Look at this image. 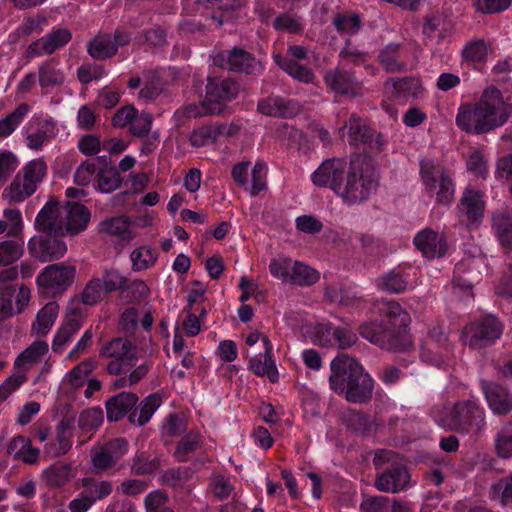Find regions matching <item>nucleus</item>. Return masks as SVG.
Listing matches in <instances>:
<instances>
[{
  "mask_svg": "<svg viewBox=\"0 0 512 512\" xmlns=\"http://www.w3.org/2000/svg\"><path fill=\"white\" fill-rule=\"evenodd\" d=\"M191 477L190 469L188 468H170L163 472L161 480L163 484L171 487H180L183 483Z\"/></svg>",
  "mask_w": 512,
  "mask_h": 512,
  "instance_id": "nucleus-62",
  "label": "nucleus"
},
{
  "mask_svg": "<svg viewBox=\"0 0 512 512\" xmlns=\"http://www.w3.org/2000/svg\"><path fill=\"white\" fill-rule=\"evenodd\" d=\"M480 388L493 414L506 416L512 412V392L495 381L480 380Z\"/></svg>",
  "mask_w": 512,
  "mask_h": 512,
  "instance_id": "nucleus-16",
  "label": "nucleus"
},
{
  "mask_svg": "<svg viewBox=\"0 0 512 512\" xmlns=\"http://www.w3.org/2000/svg\"><path fill=\"white\" fill-rule=\"evenodd\" d=\"M257 110L270 117L292 118L300 113L301 105L293 99L270 95L258 102Z\"/></svg>",
  "mask_w": 512,
  "mask_h": 512,
  "instance_id": "nucleus-18",
  "label": "nucleus"
},
{
  "mask_svg": "<svg viewBox=\"0 0 512 512\" xmlns=\"http://www.w3.org/2000/svg\"><path fill=\"white\" fill-rule=\"evenodd\" d=\"M124 291L126 292L125 297L131 303H140L141 301L145 300L150 294L149 287L142 280H134L131 283L127 284L126 287L124 288Z\"/></svg>",
  "mask_w": 512,
  "mask_h": 512,
  "instance_id": "nucleus-61",
  "label": "nucleus"
},
{
  "mask_svg": "<svg viewBox=\"0 0 512 512\" xmlns=\"http://www.w3.org/2000/svg\"><path fill=\"white\" fill-rule=\"evenodd\" d=\"M323 81L332 92L349 97H359L364 94L363 83L353 71L338 65L324 73Z\"/></svg>",
  "mask_w": 512,
  "mask_h": 512,
  "instance_id": "nucleus-13",
  "label": "nucleus"
},
{
  "mask_svg": "<svg viewBox=\"0 0 512 512\" xmlns=\"http://www.w3.org/2000/svg\"><path fill=\"white\" fill-rule=\"evenodd\" d=\"M333 24L339 32L355 34L361 27L359 15H338L334 18Z\"/></svg>",
  "mask_w": 512,
  "mask_h": 512,
  "instance_id": "nucleus-63",
  "label": "nucleus"
},
{
  "mask_svg": "<svg viewBox=\"0 0 512 512\" xmlns=\"http://www.w3.org/2000/svg\"><path fill=\"white\" fill-rule=\"evenodd\" d=\"M419 165V173L426 193L435 197L437 204L449 206L454 199L455 192L450 172L434 159L422 158Z\"/></svg>",
  "mask_w": 512,
  "mask_h": 512,
  "instance_id": "nucleus-7",
  "label": "nucleus"
},
{
  "mask_svg": "<svg viewBox=\"0 0 512 512\" xmlns=\"http://www.w3.org/2000/svg\"><path fill=\"white\" fill-rule=\"evenodd\" d=\"M97 187L103 193H111L121 185V176L119 171L112 166L101 168L97 174Z\"/></svg>",
  "mask_w": 512,
  "mask_h": 512,
  "instance_id": "nucleus-45",
  "label": "nucleus"
},
{
  "mask_svg": "<svg viewBox=\"0 0 512 512\" xmlns=\"http://www.w3.org/2000/svg\"><path fill=\"white\" fill-rule=\"evenodd\" d=\"M136 353V348L132 343L123 338L113 339L101 350V355L109 358L127 360L128 364H131L133 360L137 359Z\"/></svg>",
  "mask_w": 512,
  "mask_h": 512,
  "instance_id": "nucleus-35",
  "label": "nucleus"
},
{
  "mask_svg": "<svg viewBox=\"0 0 512 512\" xmlns=\"http://www.w3.org/2000/svg\"><path fill=\"white\" fill-rule=\"evenodd\" d=\"M105 293L103 286L98 278H92L84 287L81 299L85 305H95L102 300Z\"/></svg>",
  "mask_w": 512,
  "mask_h": 512,
  "instance_id": "nucleus-59",
  "label": "nucleus"
},
{
  "mask_svg": "<svg viewBox=\"0 0 512 512\" xmlns=\"http://www.w3.org/2000/svg\"><path fill=\"white\" fill-rule=\"evenodd\" d=\"M30 106L20 103L12 112L0 120V138L10 136L28 114Z\"/></svg>",
  "mask_w": 512,
  "mask_h": 512,
  "instance_id": "nucleus-43",
  "label": "nucleus"
},
{
  "mask_svg": "<svg viewBox=\"0 0 512 512\" xmlns=\"http://www.w3.org/2000/svg\"><path fill=\"white\" fill-rule=\"evenodd\" d=\"M446 427L454 432L478 434L486 426V413L476 399L456 401L445 416Z\"/></svg>",
  "mask_w": 512,
  "mask_h": 512,
  "instance_id": "nucleus-8",
  "label": "nucleus"
},
{
  "mask_svg": "<svg viewBox=\"0 0 512 512\" xmlns=\"http://www.w3.org/2000/svg\"><path fill=\"white\" fill-rule=\"evenodd\" d=\"M130 259L133 271H142L155 264L157 254L149 247H140L131 252Z\"/></svg>",
  "mask_w": 512,
  "mask_h": 512,
  "instance_id": "nucleus-53",
  "label": "nucleus"
},
{
  "mask_svg": "<svg viewBox=\"0 0 512 512\" xmlns=\"http://www.w3.org/2000/svg\"><path fill=\"white\" fill-rule=\"evenodd\" d=\"M239 84L230 78L209 77L206 84V96L200 107L189 105L186 108L188 117H199L203 114L219 115L224 109V103L237 97Z\"/></svg>",
  "mask_w": 512,
  "mask_h": 512,
  "instance_id": "nucleus-6",
  "label": "nucleus"
},
{
  "mask_svg": "<svg viewBox=\"0 0 512 512\" xmlns=\"http://www.w3.org/2000/svg\"><path fill=\"white\" fill-rule=\"evenodd\" d=\"M103 422V411L99 407H94L83 411L78 420V426L85 432L97 429Z\"/></svg>",
  "mask_w": 512,
  "mask_h": 512,
  "instance_id": "nucleus-58",
  "label": "nucleus"
},
{
  "mask_svg": "<svg viewBox=\"0 0 512 512\" xmlns=\"http://www.w3.org/2000/svg\"><path fill=\"white\" fill-rule=\"evenodd\" d=\"M402 51L400 43H389L379 51L377 61L388 73H404L407 63L402 57Z\"/></svg>",
  "mask_w": 512,
  "mask_h": 512,
  "instance_id": "nucleus-28",
  "label": "nucleus"
},
{
  "mask_svg": "<svg viewBox=\"0 0 512 512\" xmlns=\"http://www.w3.org/2000/svg\"><path fill=\"white\" fill-rule=\"evenodd\" d=\"M213 64L219 68L247 75H260L263 66L255 56L238 47L217 53L213 57Z\"/></svg>",
  "mask_w": 512,
  "mask_h": 512,
  "instance_id": "nucleus-10",
  "label": "nucleus"
},
{
  "mask_svg": "<svg viewBox=\"0 0 512 512\" xmlns=\"http://www.w3.org/2000/svg\"><path fill=\"white\" fill-rule=\"evenodd\" d=\"M64 214L66 234L72 236L84 231L91 218L89 209L78 202L67 201Z\"/></svg>",
  "mask_w": 512,
  "mask_h": 512,
  "instance_id": "nucleus-24",
  "label": "nucleus"
},
{
  "mask_svg": "<svg viewBox=\"0 0 512 512\" xmlns=\"http://www.w3.org/2000/svg\"><path fill=\"white\" fill-rule=\"evenodd\" d=\"M378 182L373 161L366 155H356L350 160V170L338 197L348 205L363 203L376 190Z\"/></svg>",
  "mask_w": 512,
  "mask_h": 512,
  "instance_id": "nucleus-4",
  "label": "nucleus"
},
{
  "mask_svg": "<svg viewBox=\"0 0 512 512\" xmlns=\"http://www.w3.org/2000/svg\"><path fill=\"white\" fill-rule=\"evenodd\" d=\"M350 170V162L343 158H331L324 160L313 172L312 182L319 187H328L338 196L346 175Z\"/></svg>",
  "mask_w": 512,
  "mask_h": 512,
  "instance_id": "nucleus-11",
  "label": "nucleus"
},
{
  "mask_svg": "<svg viewBox=\"0 0 512 512\" xmlns=\"http://www.w3.org/2000/svg\"><path fill=\"white\" fill-rule=\"evenodd\" d=\"M503 331L502 324L493 315H487L467 325L463 334L469 337L468 345L473 349H481L492 344Z\"/></svg>",
  "mask_w": 512,
  "mask_h": 512,
  "instance_id": "nucleus-12",
  "label": "nucleus"
},
{
  "mask_svg": "<svg viewBox=\"0 0 512 512\" xmlns=\"http://www.w3.org/2000/svg\"><path fill=\"white\" fill-rule=\"evenodd\" d=\"M344 129H348V140L351 145H371L374 140H376V145H381L379 135H377L376 132L367 125L366 121L356 113L350 115L349 120L345 123L342 130Z\"/></svg>",
  "mask_w": 512,
  "mask_h": 512,
  "instance_id": "nucleus-22",
  "label": "nucleus"
},
{
  "mask_svg": "<svg viewBox=\"0 0 512 512\" xmlns=\"http://www.w3.org/2000/svg\"><path fill=\"white\" fill-rule=\"evenodd\" d=\"M127 452V440L115 438L91 450V464L97 472H105L113 468Z\"/></svg>",
  "mask_w": 512,
  "mask_h": 512,
  "instance_id": "nucleus-14",
  "label": "nucleus"
},
{
  "mask_svg": "<svg viewBox=\"0 0 512 512\" xmlns=\"http://www.w3.org/2000/svg\"><path fill=\"white\" fill-rule=\"evenodd\" d=\"M409 473L402 464L393 467H387L383 472L377 475L375 487L386 493H397L404 490L409 482Z\"/></svg>",
  "mask_w": 512,
  "mask_h": 512,
  "instance_id": "nucleus-19",
  "label": "nucleus"
},
{
  "mask_svg": "<svg viewBox=\"0 0 512 512\" xmlns=\"http://www.w3.org/2000/svg\"><path fill=\"white\" fill-rule=\"evenodd\" d=\"M87 52L94 59L105 60L116 55L117 44L109 34H99L88 42Z\"/></svg>",
  "mask_w": 512,
  "mask_h": 512,
  "instance_id": "nucleus-37",
  "label": "nucleus"
},
{
  "mask_svg": "<svg viewBox=\"0 0 512 512\" xmlns=\"http://www.w3.org/2000/svg\"><path fill=\"white\" fill-rule=\"evenodd\" d=\"M130 222L125 216L112 217L102 221L99 225V231L112 236H117L123 240H130L134 237L129 229Z\"/></svg>",
  "mask_w": 512,
  "mask_h": 512,
  "instance_id": "nucleus-42",
  "label": "nucleus"
},
{
  "mask_svg": "<svg viewBox=\"0 0 512 512\" xmlns=\"http://www.w3.org/2000/svg\"><path fill=\"white\" fill-rule=\"evenodd\" d=\"M416 248L427 258L442 257L447 250L445 236L430 228L419 231L414 237Z\"/></svg>",
  "mask_w": 512,
  "mask_h": 512,
  "instance_id": "nucleus-21",
  "label": "nucleus"
},
{
  "mask_svg": "<svg viewBox=\"0 0 512 512\" xmlns=\"http://www.w3.org/2000/svg\"><path fill=\"white\" fill-rule=\"evenodd\" d=\"M76 268L64 262L46 266L37 276L36 283L40 295L55 298L64 294L72 285Z\"/></svg>",
  "mask_w": 512,
  "mask_h": 512,
  "instance_id": "nucleus-9",
  "label": "nucleus"
},
{
  "mask_svg": "<svg viewBox=\"0 0 512 512\" xmlns=\"http://www.w3.org/2000/svg\"><path fill=\"white\" fill-rule=\"evenodd\" d=\"M160 468V459L147 452L136 453L132 459L131 471L134 475H150Z\"/></svg>",
  "mask_w": 512,
  "mask_h": 512,
  "instance_id": "nucleus-47",
  "label": "nucleus"
},
{
  "mask_svg": "<svg viewBox=\"0 0 512 512\" xmlns=\"http://www.w3.org/2000/svg\"><path fill=\"white\" fill-rule=\"evenodd\" d=\"M490 498L498 500L503 506L512 503V473L491 485Z\"/></svg>",
  "mask_w": 512,
  "mask_h": 512,
  "instance_id": "nucleus-51",
  "label": "nucleus"
},
{
  "mask_svg": "<svg viewBox=\"0 0 512 512\" xmlns=\"http://www.w3.org/2000/svg\"><path fill=\"white\" fill-rule=\"evenodd\" d=\"M81 327L82 315L78 310L74 309L65 316L61 326L58 328L52 343V350L55 353L61 354L66 344L72 340Z\"/></svg>",
  "mask_w": 512,
  "mask_h": 512,
  "instance_id": "nucleus-25",
  "label": "nucleus"
},
{
  "mask_svg": "<svg viewBox=\"0 0 512 512\" xmlns=\"http://www.w3.org/2000/svg\"><path fill=\"white\" fill-rule=\"evenodd\" d=\"M459 211L466 217L468 224L479 222L482 218L485 208V203L482 200V195L479 191L474 189H465L460 203L458 205Z\"/></svg>",
  "mask_w": 512,
  "mask_h": 512,
  "instance_id": "nucleus-27",
  "label": "nucleus"
},
{
  "mask_svg": "<svg viewBox=\"0 0 512 512\" xmlns=\"http://www.w3.org/2000/svg\"><path fill=\"white\" fill-rule=\"evenodd\" d=\"M342 423L352 433L368 435L372 431L374 420L364 412L348 410L342 416Z\"/></svg>",
  "mask_w": 512,
  "mask_h": 512,
  "instance_id": "nucleus-36",
  "label": "nucleus"
},
{
  "mask_svg": "<svg viewBox=\"0 0 512 512\" xmlns=\"http://www.w3.org/2000/svg\"><path fill=\"white\" fill-rule=\"evenodd\" d=\"M488 53V46L484 40H472L468 42L463 50L462 57L467 62H482Z\"/></svg>",
  "mask_w": 512,
  "mask_h": 512,
  "instance_id": "nucleus-56",
  "label": "nucleus"
},
{
  "mask_svg": "<svg viewBox=\"0 0 512 512\" xmlns=\"http://www.w3.org/2000/svg\"><path fill=\"white\" fill-rule=\"evenodd\" d=\"M275 62L280 69L286 72L293 79L304 84H313L316 76L312 69L298 63L296 60L288 59L280 55L275 56Z\"/></svg>",
  "mask_w": 512,
  "mask_h": 512,
  "instance_id": "nucleus-33",
  "label": "nucleus"
},
{
  "mask_svg": "<svg viewBox=\"0 0 512 512\" xmlns=\"http://www.w3.org/2000/svg\"><path fill=\"white\" fill-rule=\"evenodd\" d=\"M25 252L24 238H10L0 241V268L13 265Z\"/></svg>",
  "mask_w": 512,
  "mask_h": 512,
  "instance_id": "nucleus-38",
  "label": "nucleus"
},
{
  "mask_svg": "<svg viewBox=\"0 0 512 512\" xmlns=\"http://www.w3.org/2000/svg\"><path fill=\"white\" fill-rule=\"evenodd\" d=\"M47 352V342L42 340L35 341L16 358L14 366L20 372H26L29 369V365L40 360Z\"/></svg>",
  "mask_w": 512,
  "mask_h": 512,
  "instance_id": "nucleus-40",
  "label": "nucleus"
},
{
  "mask_svg": "<svg viewBox=\"0 0 512 512\" xmlns=\"http://www.w3.org/2000/svg\"><path fill=\"white\" fill-rule=\"evenodd\" d=\"M7 453L12 455L15 460L32 465L38 462L40 450L32 446L29 438L18 435L9 442Z\"/></svg>",
  "mask_w": 512,
  "mask_h": 512,
  "instance_id": "nucleus-30",
  "label": "nucleus"
},
{
  "mask_svg": "<svg viewBox=\"0 0 512 512\" xmlns=\"http://www.w3.org/2000/svg\"><path fill=\"white\" fill-rule=\"evenodd\" d=\"M72 39V33L67 28H54L48 34L33 41L27 48L29 56L36 57L51 55L64 47Z\"/></svg>",
  "mask_w": 512,
  "mask_h": 512,
  "instance_id": "nucleus-17",
  "label": "nucleus"
},
{
  "mask_svg": "<svg viewBox=\"0 0 512 512\" xmlns=\"http://www.w3.org/2000/svg\"><path fill=\"white\" fill-rule=\"evenodd\" d=\"M492 227L501 245L512 249V209L495 212L492 216Z\"/></svg>",
  "mask_w": 512,
  "mask_h": 512,
  "instance_id": "nucleus-32",
  "label": "nucleus"
},
{
  "mask_svg": "<svg viewBox=\"0 0 512 512\" xmlns=\"http://www.w3.org/2000/svg\"><path fill=\"white\" fill-rule=\"evenodd\" d=\"M65 80L66 75L54 58L46 60L39 66L38 82L43 94H48L52 89L62 86Z\"/></svg>",
  "mask_w": 512,
  "mask_h": 512,
  "instance_id": "nucleus-26",
  "label": "nucleus"
},
{
  "mask_svg": "<svg viewBox=\"0 0 512 512\" xmlns=\"http://www.w3.org/2000/svg\"><path fill=\"white\" fill-rule=\"evenodd\" d=\"M273 27L278 31H286L292 34H300L303 31V25L299 18L288 13H281L277 16L273 22Z\"/></svg>",
  "mask_w": 512,
  "mask_h": 512,
  "instance_id": "nucleus-60",
  "label": "nucleus"
},
{
  "mask_svg": "<svg viewBox=\"0 0 512 512\" xmlns=\"http://www.w3.org/2000/svg\"><path fill=\"white\" fill-rule=\"evenodd\" d=\"M187 428V422L185 418L178 413L169 414L164 421L162 426V435L164 437H177L184 433Z\"/></svg>",
  "mask_w": 512,
  "mask_h": 512,
  "instance_id": "nucleus-57",
  "label": "nucleus"
},
{
  "mask_svg": "<svg viewBox=\"0 0 512 512\" xmlns=\"http://www.w3.org/2000/svg\"><path fill=\"white\" fill-rule=\"evenodd\" d=\"M495 450L502 459L512 458V418L506 421L497 433Z\"/></svg>",
  "mask_w": 512,
  "mask_h": 512,
  "instance_id": "nucleus-46",
  "label": "nucleus"
},
{
  "mask_svg": "<svg viewBox=\"0 0 512 512\" xmlns=\"http://www.w3.org/2000/svg\"><path fill=\"white\" fill-rule=\"evenodd\" d=\"M264 353L252 357L249 361L250 370L257 376H267L275 383L278 381V370L272 357L273 346L268 337L263 338Z\"/></svg>",
  "mask_w": 512,
  "mask_h": 512,
  "instance_id": "nucleus-23",
  "label": "nucleus"
},
{
  "mask_svg": "<svg viewBox=\"0 0 512 512\" xmlns=\"http://www.w3.org/2000/svg\"><path fill=\"white\" fill-rule=\"evenodd\" d=\"M59 312V305L56 302L47 303L37 313L35 321L31 326V334L38 337L46 336L54 325Z\"/></svg>",
  "mask_w": 512,
  "mask_h": 512,
  "instance_id": "nucleus-31",
  "label": "nucleus"
},
{
  "mask_svg": "<svg viewBox=\"0 0 512 512\" xmlns=\"http://www.w3.org/2000/svg\"><path fill=\"white\" fill-rule=\"evenodd\" d=\"M380 322L371 321L359 327L360 335L382 349L395 351L405 346L406 328L410 316L402 306L394 301L379 304Z\"/></svg>",
  "mask_w": 512,
  "mask_h": 512,
  "instance_id": "nucleus-2",
  "label": "nucleus"
},
{
  "mask_svg": "<svg viewBox=\"0 0 512 512\" xmlns=\"http://www.w3.org/2000/svg\"><path fill=\"white\" fill-rule=\"evenodd\" d=\"M64 215V205L59 201L50 200L37 214L35 226L38 231L48 235L64 236L66 235Z\"/></svg>",
  "mask_w": 512,
  "mask_h": 512,
  "instance_id": "nucleus-15",
  "label": "nucleus"
},
{
  "mask_svg": "<svg viewBox=\"0 0 512 512\" xmlns=\"http://www.w3.org/2000/svg\"><path fill=\"white\" fill-rule=\"evenodd\" d=\"M35 191L47 173V164L42 158L29 161L19 172Z\"/></svg>",
  "mask_w": 512,
  "mask_h": 512,
  "instance_id": "nucleus-44",
  "label": "nucleus"
},
{
  "mask_svg": "<svg viewBox=\"0 0 512 512\" xmlns=\"http://www.w3.org/2000/svg\"><path fill=\"white\" fill-rule=\"evenodd\" d=\"M407 275L400 270H390L376 280L377 287L385 292L399 294L408 287Z\"/></svg>",
  "mask_w": 512,
  "mask_h": 512,
  "instance_id": "nucleus-39",
  "label": "nucleus"
},
{
  "mask_svg": "<svg viewBox=\"0 0 512 512\" xmlns=\"http://www.w3.org/2000/svg\"><path fill=\"white\" fill-rule=\"evenodd\" d=\"M83 493L93 503L109 496L113 491V484L109 480H97L93 477H84L81 479Z\"/></svg>",
  "mask_w": 512,
  "mask_h": 512,
  "instance_id": "nucleus-41",
  "label": "nucleus"
},
{
  "mask_svg": "<svg viewBox=\"0 0 512 512\" xmlns=\"http://www.w3.org/2000/svg\"><path fill=\"white\" fill-rule=\"evenodd\" d=\"M34 192L35 190L32 187H30L29 190L28 182L23 179L21 173H18L10 186L5 189L4 195H6L11 202L19 203L30 197Z\"/></svg>",
  "mask_w": 512,
  "mask_h": 512,
  "instance_id": "nucleus-50",
  "label": "nucleus"
},
{
  "mask_svg": "<svg viewBox=\"0 0 512 512\" xmlns=\"http://www.w3.org/2000/svg\"><path fill=\"white\" fill-rule=\"evenodd\" d=\"M319 279V273L300 262L292 265L290 282L299 286H309L316 283Z\"/></svg>",
  "mask_w": 512,
  "mask_h": 512,
  "instance_id": "nucleus-49",
  "label": "nucleus"
},
{
  "mask_svg": "<svg viewBox=\"0 0 512 512\" xmlns=\"http://www.w3.org/2000/svg\"><path fill=\"white\" fill-rule=\"evenodd\" d=\"M201 446V439L198 433L189 432L178 442L174 456L179 462H187L191 453Z\"/></svg>",
  "mask_w": 512,
  "mask_h": 512,
  "instance_id": "nucleus-48",
  "label": "nucleus"
},
{
  "mask_svg": "<svg viewBox=\"0 0 512 512\" xmlns=\"http://www.w3.org/2000/svg\"><path fill=\"white\" fill-rule=\"evenodd\" d=\"M391 500L385 496H367L361 504L363 512H389Z\"/></svg>",
  "mask_w": 512,
  "mask_h": 512,
  "instance_id": "nucleus-64",
  "label": "nucleus"
},
{
  "mask_svg": "<svg viewBox=\"0 0 512 512\" xmlns=\"http://www.w3.org/2000/svg\"><path fill=\"white\" fill-rule=\"evenodd\" d=\"M103 286L105 293H113L124 290L127 285V278L117 269H105L101 277H97Z\"/></svg>",
  "mask_w": 512,
  "mask_h": 512,
  "instance_id": "nucleus-52",
  "label": "nucleus"
},
{
  "mask_svg": "<svg viewBox=\"0 0 512 512\" xmlns=\"http://www.w3.org/2000/svg\"><path fill=\"white\" fill-rule=\"evenodd\" d=\"M329 383L331 389L345 396L351 403H367L371 400L374 380L361 364L347 354H340L331 362Z\"/></svg>",
  "mask_w": 512,
  "mask_h": 512,
  "instance_id": "nucleus-3",
  "label": "nucleus"
},
{
  "mask_svg": "<svg viewBox=\"0 0 512 512\" xmlns=\"http://www.w3.org/2000/svg\"><path fill=\"white\" fill-rule=\"evenodd\" d=\"M73 477L72 466L69 463L56 462L46 468L41 478L49 488H59L68 483Z\"/></svg>",
  "mask_w": 512,
  "mask_h": 512,
  "instance_id": "nucleus-34",
  "label": "nucleus"
},
{
  "mask_svg": "<svg viewBox=\"0 0 512 512\" xmlns=\"http://www.w3.org/2000/svg\"><path fill=\"white\" fill-rule=\"evenodd\" d=\"M2 221L6 224L7 236L10 238H23V219L20 210L5 209Z\"/></svg>",
  "mask_w": 512,
  "mask_h": 512,
  "instance_id": "nucleus-54",
  "label": "nucleus"
},
{
  "mask_svg": "<svg viewBox=\"0 0 512 512\" xmlns=\"http://www.w3.org/2000/svg\"><path fill=\"white\" fill-rule=\"evenodd\" d=\"M75 418L64 417L56 427L55 441L46 443L44 453L51 458L66 454L72 447Z\"/></svg>",
  "mask_w": 512,
  "mask_h": 512,
  "instance_id": "nucleus-20",
  "label": "nucleus"
},
{
  "mask_svg": "<svg viewBox=\"0 0 512 512\" xmlns=\"http://www.w3.org/2000/svg\"><path fill=\"white\" fill-rule=\"evenodd\" d=\"M317 332H326L328 335L331 334L335 338L338 347L341 349H346L357 341V335L347 328L320 326Z\"/></svg>",
  "mask_w": 512,
  "mask_h": 512,
  "instance_id": "nucleus-55",
  "label": "nucleus"
},
{
  "mask_svg": "<svg viewBox=\"0 0 512 512\" xmlns=\"http://www.w3.org/2000/svg\"><path fill=\"white\" fill-rule=\"evenodd\" d=\"M61 236L48 235L42 237L39 241L38 251H35L32 240L29 242V250L36 253L37 257L43 261H52L61 258L67 251V246Z\"/></svg>",
  "mask_w": 512,
  "mask_h": 512,
  "instance_id": "nucleus-29",
  "label": "nucleus"
},
{
  "mask_svg": "<svg viewBox=\"0 0 512 512\" xmlns=\"http://www.w3.org/2000/svg\"><path fill=\"white\" fill-rule=\"evenodd\" d=\"M512 116V104L496 87L484 89L475 102L462 103L456 115V125L473 135L489 133L505 125Z\"/></svg>",
  "mask_w": 512,
  "mask_h": 512,
  "instance_id": "nucleus-1",
  "label": "nucleus"
},
{
  "mask_svg": "<svg viewBox=\"0 0 512 512\" xmlns=\"http://www.w3.org/2000/svg\"><path fill=\"white\" fill-rule=\"evenodd\" d=\"M139 398L132 392H120L110 397L106 403V416L108 421L117 422L128 415V421L135 426H143L148 423L162 403L158 393L145 397L136 407Z\"/></svg>",
  "mask_w": 512,
  "mask_h": 512,
  "instance_id": "nucleus-5",
  "label": "nucleus"
}]
</instances>
